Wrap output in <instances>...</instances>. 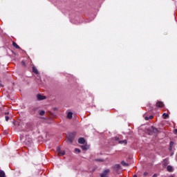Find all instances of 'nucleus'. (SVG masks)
<instances>
[{
	"mask_svg": "<svg viewBox=\"0 0 177 177\" xmlns=\"http://www.w3.org/2000/svg\"><path fill=\"white\" fill-rule=\"evenodd\" d=\"M75 136V133H71L68 136V140L70 143H73V141L74 140V138Z\"/></svg>",
	"mask_w": 177,
	"mask_h": 177,
	"instance_id": "1",
	"label": "nucleus"
},
{
	"mask_svg": "<svg viewBox=\"0 0 177 177\" xmlns=\"http://www.w3.org/2000/svg\"><path fill=\"white\" fill-rule=\"evenodd\" d=\"M110 172V169H105L101 174L100 177H109V173Z\"/></svg>",
	"mask_w": 177,
	"mask_h": 177,
	"instance_id": "2",
	"label": "nucleus"
},
{
	"mask_svg": "<svg viewBox=\"0 0 177 177\" xmlns=\"http://www.w3.org/2000/svg\"><path fill=\"white\" fill-rule=\"evenodd\" d=\"M57 151L59 156H64V154H66V152L64 151H62L59 147H57Z\"/></svg>",
	"mask_w": 177,
	"mask_h": 177,
	"instance_id": "3",
	"label": "nucleus"
},
{
	"mask_svg": "<svg viewBox=\"0 0 177 177\" xmlns=\"http://www.w3.org/2000/svg\"><path fill=\"white\" fill-rule=\"evenodd\" d=\"M37 100H45V99H46V97L45 95L38 94L37 95Z\"/></svg>",
	"mask_w": 177,
	"mask_h": 177,
	"instance_id": "4",
	"label": "nucleus"
},
{
	"mask_svg": "<svg viewBox=\"0 0 177 177\" xmlns=\"http://www.w3.org/2000/svg\"><path fill=\"white\" fill-rule=\"evenodd\" d=\"M78 142H79L80 145H85V138H79Z\"/></svg>",
	"mask_w": 177,
	"mask_h": 177,
	"instance_id": "5",
	"label": "nucleus"
},
{
	"mask_svg": "<svg viewBox=\"0 0 177 177\" xmlns=\"http://www.w3.org/2000/svg\"><path fill=\"white\" fill-rule=\"evenodd\" d=\"M157 107H164V102H156Z\"/></svg>",
	"mask_w": 177,
	"mask_h": 177,
	"instance_id": "6",
	"label": "nucleus"
},
{
	"mask_svg": "<svg viewBox=\"0 0 177 177\" xmlns=\"http://www.w3.org/2000/svg\"><path fill=\"white\" fill-rule=\"evenodd\" d=\"M167 169L168 172H172V171H174V168L171 165L167 166Z\"/></svg>",
	"mask_w": 177,
	"mask_h": 177,
	"instance_id": "7",
	"label": "nucleus"
},
{
	"mask_svg": "<svg viewBox=\"0 0 177 177\" xmlns=\"http://www.w3.org/2000/svg\"><path fill=\"white\" fill-rule=\"evenodd\" d=\"M12 46H14V48L16 49H20V46H19V45H17V44H16L15 41L12 42Z\"/></svg>",
	"mask_w": 177,
	"mask_h": 177,
	"instance_id": "8",
	"label": "nucleus"
},
{
	"mask_svg": "<svg viewBox=\"0 0 177 177\" xmlns=\"http://www.w3.org/2000/svg\"><path fill=\"white\" fill-rule=\"evenodd\" d=\"M67 118L71 120V118H73V112H68L67 114Z\"/></svg>",
	"mask_w": 177,
	"mask_h": 177,
	"instance_id": "9",
	"label": "nucleus"
},
{
	"mask_svg": "<svg viewBox=\"0 0 177 177\" xmlns=\"http://www.w3.org/2000/svg\"><path fill=\"white\" fill-rule=\"evenodd\" d=\"M122 165H123V167H129V165L127 162H125V161H122L121 162Z\"/></svg>",
	"mask_w": 177,
	"mask_h": 177,
	"instance_id": "10",
	"label": "nucleus"
},
{
	"mask_svg": "<svg viewBox=\"0 0 177 177\" xmlns=\"http://www.w3.org/2000/svg\"><path fill=\"white\" fill-rule=\"evenodd\" d=\"M162 117H163L164 120H167V118H168L169 117V115H168L167 113H163Z\"/></svg>",
	"mask_w": 177,
	"mask_h": 177,
	"instance_id": "11",
	"label": "nucleus"
},
{
	"mask_svg": "<svg viewBox=\"0 0 177 177\" xmlns=\"http://www.w3.org/2000/svg\"><path fill=\"white\" fill-rule=\"evenodd\" d=\"M32 71L33 73H35V74H38V70L37 69V68L35 66L32 67Z\"/></svg>",
	"mask_w": 177,
	"mask_h": 177,
	"instance_id": "12",
	"label": "nucleus"
},
{
	"mask_svg": "<svg viewBox=\"0 0 177 177\" xmlns=\"http://www.w3.org/2000/svg\"><path fill=\"white\" fill-rule=\"evenodd\" d=\"M82 150H84V151L88 150V145H82Z\"/></svg>",
	"mask_w": 177,
	"mask_h": 177,
	"instance_id": "13",
	"label": "nucleus"
},
{
	"mask_svg": "<svg viewBox=\"0 0 177 177\" xmlns=\"http://www.w3.org/2000/svg\"><path fill=\"white\" fill-rule=\"evenodd\" d=\"M0 177H5V171H0Z\"/></svg>",
	"mask_w": 177,
	"mask_h": 177,
	"instance_id": "14",
	"label": "nucleus"
},
{
	"mask_svg": "<svg viewBox=\"0 0 177 177\" xmlns=\"http://www.w3.org/2000/svg\"><path fill=\"white\" fill-rule=\"evenodd\" d=\"M120 165H115L114 166V169H117V170L120 169Z\"/></svg>",
	"mask_w": 177,
	"mask_h": 177,
	"instance_id": "15",
	"label": "nucleus"
},
{
	"mask_svg": "<svg viewBox=\"0 0 177 177\" xmlns=\"http://www.w3.org/2000/svg\"><path fill=\"white\" fill-rule=\"evenodd\" d=\"M119 143H120L121 145H122L124 143V145H127V140H121L119 142Z\"/></svg>",
	"mask_w": 177,
	"mask_h": 177,
	"instance_id": "16",
	"label": "nucleus"
},
{
	"mask_svg": "<svg viewBox=\"0 0 177 177\" xmlns=\"http://www.w3.org/2000/svg\"><path fill=\"white\" fill-rule=\"evenodd\" d=\"M45 114V111H41L39 112V115H44Z\"/></svg>",
	"mask_w": 177,
	"mask_h": 177,
	"instance_id": "17",
	"label": "nucleus"
},
{
	"mask_svg": "<svg viewBox=\"0 0 177 177\" xmlns=\"http://www.w3.org/2000/svg\"><path fill=\"white\" fill-rule=\"evenodd\" d=\"M75 151H76V153H81V149H78V148H76L75 149Z\"/></svg>",
	"mask_w": 177,
	"mask_h": 177,
	"instance_id": "18",
	"label": "nucleus"
},
{
	"mask_svg": "<svg viewBox=\"0 0 177 177\" xmlns=\"http://www.w3.org/2000/svg\"><path fill=\"white\" fill-rule=\"evenodd\" d=\"M174 146V142H170V147H172Z\"/></svg>",
	"mask_w": 177,
	"mask_h": 177,
	"instance_id": "19",
	"label": "nucleus"
},
{
	"mask_svg": "<svg viewBox=\"0 0 177 177\" xmlns=\"http://www.w3.org/2000/svg\"><path fill=\"white\" fill-rule=\"evenodd\" d=\"M145 119L146 120V121H149V117H147V116H146V117L145 118Z\"/></svg>",
	"mask_w": 177,
	"mask_h": 177,
	"instance_id": "20",
	"label": "nucleus"
},
{
	"mask_svg": "<svg viewBox=\"0 0 177 177\" xmlns=\"http://www.w3.org/2000/svg\"><path fill=\"white\" fill-rule=\"evenodd\" d=\"M6 121H9V116H6Z\"/></svg>",
	"mask_w": 177,
	"mask_h": 177,
	"instance_id": "21",
	"label": "nucleus"
},
{
	"mask_svg": "<svg viewBox=\"0 0 177 177\" xmlns=\"http://www.w3.org/2000/svg\"><path fill=\"white\" fill-rule=\"evenodd\" d=\"M153 115H150L149 117V120H153Z\"/></svg>",
	"mask_w": 177,
	"mask_h": 177,
	"instance_id": "22",
	"label": "nucleus"
},
{
	"mask_svg": "<svg viewBox=\"0 0 177 177\" xmlns=\"http://www.w3.org/2000/svg\"><path fill=\"white\" fill-rule=\"evenodd\" d=\"M174 134H175V135H177V129H176L174 130Z\"/></svg>",
	"mask_w": 177,
	"mask_h": 177,
	"instance_id": "23",
	"label": "nucleus"
},
{
	"mask_svg": "<svg viewBox=\"0 0 177 177\" xmlns=\"http://www.w3.org/2000/svg\"><path fill=\"white\" fill-rule=\"evenodd\" d=\"M96 161H101V162H103V160H102V159H97Z\"/></svg>",
	"mask_w": 177,
	"mask_h": 177,
	"instance_id": "24",
	"label": "nucleus"
},
{
	"mask_svg": "<svg viewBox=\"0 0 177 177\" xmlns=\"http://www.w3.org/2000/svg\"><path fill=\"white\" fill-rule=\"evenodd\" d=\"M144 176H147V172L144 173Z\"/></svg>",
	"mask_w": 177,
	"mask_h": 177,
	"instance_id": "25",
	"label": "nucleus"
},
{
	"mask_svg": "<svg viewBox=\"0 0 177 177\" xmlns=\"http://www.w3.org/2000/svg\"><path fill=\"white\" fill-rule=\"evenodd\" d=\"M171 156H174V153H171Z\"/></svg>",
	"mask_w": 177,
	"mask_h": 177,
	"instance_id": "26",
	"label": "nucleus"
},
{
	"mask_svg": "<svg viewBox=\"0 0 177 177\" xmlns=\"http://www.w3.org/2000/svg\"><path fill=\"white\" fill-rule=\"evenodd\" d=\"M133 177H138V176H136V175H134V176H133Z\"/></svg>",
	"mask_w": 177,
	"mask_h": 177,
	"instance_id": "27",
	"label": "nucleus"
},
{
	"mask_svg": "<svg viewBox=\"0 0 177 177\" xmlns=\"http://www.w3.org/2000/svg\"><path fill=\"white\" fill-rule=\"evenodd\" d=\"M118 139V138H115V140H117Z\"/></svg>",
	"mask_w": 177,
	"mask_h": 177,
	"instance_id": "28",
	"label": "nucleus"
},
{
	"mask_svg": "<svg viewBox=\"0 0 177 177\" xmlns=\"http://www.w3.org/2000/svg\"><path fill=\"white\" fill-rule=\"evenodd\" d=\"M153 177H156V174L153 175Z\"/></svg>",
	"mask_w": 177,
	"mask_h": 177,
	"instance_id": "29",
	"label": "nucleus"
},
{
	"mask_svg": "<svg viewBox=\"0 0 177 177\" xmlns=\"http://www.w3.org/2000/svg\"><path fill=\"white\" fill-rule=\"evenodd\" d=\"M23 63V64H24V62H22Z\"/></svg>",
	"mask_w": 177,
	"mask_h": 177,
	"instance_id": "30",
	"label": "nucleus"
}]
</instances>
